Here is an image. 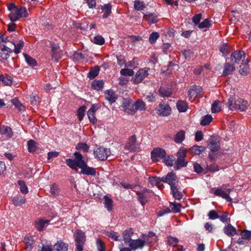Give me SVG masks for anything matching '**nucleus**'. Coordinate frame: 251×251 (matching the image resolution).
Segmentation results:
<instances>
[{
    "label": "nucleus",
    "instance_id": "20",
    "mask_svg": "<svg viewBox=\"0 0 251 251\" xmlns=\"http://www.w3.org/2000/svg\"><path fill=\"white\" fill-rule=\"evenodd\" d=\"M80 169H81L80 173L84 175L95 176L96 175V169L88 166L87 162L81 166Z\"/></svg>",
    "mask_w": 251,
    "mask_h": 251
},
{
    "label": "nucleus",
    "instance_id": "16",
    "mask_svg": "<svg viewBox=\"0 0 251 251\" xmlns=\"http://www.w3.org/2000/svg\"><path fill=\"white\" fill-rule=\"evenodd\" d=\"M145 245V241L140 239L131 240L128 243L129 247L131 250H135L138 249H142Z\"/></svg>",
    "mask_w": 251,
    "mask_h": 251
},
{
    "label": "nucleus",
    "instance_id": "7",
    "mask_svg": "<svg viewBox=\"0 0 251 251\" xmlns=\"http://www.w3.org/2000/svg\"><path fill=\"white\" fill-rule=\"evenodd\" d=\"M208 148L215 152L220 149V138L218 136H211L207 141Z\"/></svg>",
    "mask_w": 251,
    "mask_h": 251
},
{
    "label": "nucleus",
    "instance_id": "64",
    "mask_svg": "<svg viewBox=\"0 0 251 251\" xmlns=\"http://www.w3.org/2000/svg\"><path fill=\"white\" fill-rule=\"evenodd\" d=\"M51 194L53 196H57L59 194V188L56 184H53L50 186Z\"/></svg>",
    "mask_w": 251,
    "mask_h": 251
},
{
    "label": "nucleus",
    "instance_id": "28",
    "mask_svg": "<svg viewBox=\"0 0 251 251\" xmlns=\"http://www.w3.org/2000/svg\"><path fill=\"white\" fill-rule=\"evenodd\" d=\"M224 233L228 236H233L236 234L237 230L231 224H228L224 228Z\"/></svg>",
    "mask_w": 251,
    "mask_h": 251
},
{
    "label": "nucleus",
    "instance_id": "13",
    "mask_svg": "<svg viewBox=\"0 0 251 251\" xmlns=\"http://www.w3.org/2000/svg\"><path fill=\"white\" fill-rule=\"evenodd\" d=\"M231 190L230 189H225L223 190L221 188H217L214 192V194L216 196L221 197L225 199L228 202H231L232 199L229 196V194Z\"/></svg>",
    "mask_w": 251,
    "mask_h": 251
},
{
    "label": "nucleus",
    "instance_id": "41",
    "mask_svg": "<svg viewBox=\"0 0 251 251\" xmlns=\"http://www.w3.org/2000/svg\"><path fill=\"white\" fill-rule=\"evenodd\" d=\"M100 71V68L99 66H95L94 68L91 69L88 73V77L91 79H94L98 75Z\"/></svg>",
    "mask_w": 251,
    "mask_h": 251
},
{
    "label": "nucleus",
    "instance_id": "11",
    "mask_svg": "<svg viewBox=\"0 0 251 251\" xmlns=\"http://www.w3.org/2000/svg\"><path fill=\"white\" fill-rule=\"evenodd\" d=\"M246 57L245 53L242 50H235L233 52L231 55L229 59L231 60L232 63L239 64L240 61L243 58L244 59Z\"/></svg>",
    "mask_w": 251,
    "mask_h": 251
},
{
    "label": "nucleus",
    "instance_id": "33",
    "mask_svg": "<svg viewBox=\"0 0 251 251\" xmlns=\"http://www.w3.org/2000/svg\"><path fill=\"white\" fill-rule=\"evenodd\" d=\"M176 107L180 112H185L188 109V104L185 101L178 100L176 103Z\"/></svg>",
    "mask_w": 251,
    "mask_h": 251
},
{
    "label": "nucleus",
    "instance_id": "34",
    "mask_svg": "<svg viewBox=\"0 0 251 251\" xmlns=\"http://www.w3.org/2000/svg\"><path fill=\"white\" fill-rule=\"evenodd\" d=\"M104 86V82L102 80H94L92 81V88L97 91L101 90Z\"/></svg>",
    "mask_w": 251,
    "mask_h": 251
},
{
    "label": "nucleus",
    "instance_id": "61",
    "mask_svg": "<svg viewBox=\"0 0 251 251\" xmlns=\"http://www.w3.org/2000/svg\"><path fill=\"white\" fill-rule=\"evenodd\" d=\"M87 116L90 122L92 124H95L97 122V119L95 117V113L93 112L87 111Z\"/></svg>",
    "mask_w": 251,
    "mask_h": 251
},
{
    "label": "nucleus",
    "instance_id": "37",
    "mask_svg": "<svg viewBox=\"0 0 251 251\" xmlns=\"http://www.w3.org/2000/svg\"><path fill=\"white\" fill-rule=\"evenodd\" d=\"M231 49L230 46L227 43H223L220 46L219 50L223 55H227L229 53Z\"/></svg>",
    "mask_w": 251,
    "mask_h": 251
},
{
    "label": "nucleus",
    "instance_id": "57",
    "mask_svg": "<svg viewBox=\"0 0 251 251\" xmlns=\"http://www.w3.org/2000/svg\"><path fill=\"white\" fill-rule=\"evenodd\" d=\"M170 207L174 212L177 213L180 212L181 205L179 203L171 202L170 204Z\"/></svg>",
    "mask_w": 251,
    "mask_h": 251
},
{
    "label": "nucleus",
    "instance_id": "19",
    "mask_svg": "<svg viewBox=\"0 0 251 251\" xmlns=\"http://www.w3.org/2000/svg\"><path fill=\"white\" fill-rule=\"evenodd\" d=\"M179 184L171 188V193L174 198L177 200H181L183 196L182 192L181 191Z\"/></svg>",
    "mask_w": 251,
    "mask_h": 251
},
{
    "label": "nucleus",
    "instance_id": "14",
    "mask_svg": "<svg viewBox=\"0 0 251 251\" xmlns=\"http://www.w3.org/2000/svg\"><path fill=\"white\" fill-rule=\"evenodd\" d=\"M229 58L226 59V62L224 64V70L222 73V75L224 76H227L232 73L235 70V67L233 63H230L227 62V61Z\"/></svg>",
    "mask_w": 251,
    "mask_h": 251
},
{
    "label": "nucleus",
    "instance_id": "3",
    "mask_svg": "<svg viewBox=\"0 0 251 251\" xmlns=\"http://www.w3.org/2000/svg\"><path fill=\"white\" fill-rule=\"evenodd\" d=\"M232 103L233 99L231 98H230L227 102L228 106L229 109L232 110L233 108H234L235 109L239 110L240 111H245L247 108L248 104L246 100H245L242 99H238L236 100L234 102V106H232Z\"/></svg>",
    "mask_w": 251,
    "mask_h": 251
},
{
    "label": "nucleus",
    "instance_id": "15",
    "mask_svg": "<svg viewBox=\"0 0 251 251\" xmlns=\"http://www.w3.org/2000/svg\"><path fill=\"white\" fill-rule=\"evenodd\" d=\"M12 52L13 50L5 45L0 47V61H4L7 60L9 57L10 53Z\"/></svg>",
    "mask_w": 251,
    "mask_h": 251
},
{
    "label": "nucleus",
    "instance_id": "51",
    "mask_svg": "<svg viewBox=\"0 0 251 251\" xmlns=\"http://www.w3.org/2000/svg\"><path fill=\"white\" fill-rule=\"evenodd\" d=\"M240 235L244 240H251V231L248 230H243L241 231Z\"/></svg>",
    "mask_w": 251,
    "mask_h": 251
},
{
    "label": "nucleus",
    "instance_id": "43",
    "mask_svg": "<svg viewBox=\"0 0 251 251\" xmlns=\"http://www.w3.org/2000/svg\"><path fill=\"white\" fill-rule=\"evenodd\" d=\"M220 101L218 100H214L211 106V111L213 113H215L220 112L221 110V106H220Z\"/></svg>",
    "mask_w": 251,
    "mask_h": 251
},
{
    "label": "nucleus",
    "instance_id": "12",
    "mask_svg": "<svg viewBox=\"0 0 251 251\" xmlns=\"http://www.w3.org/2000/svg\"><path fill=\"white\" fill-rule=\"evenodd\" d=\"M156 110L159 115L164 116L169 115L171 112V108L169 105L168 104H164L163 102L158 105Z\"/></svg>",
    "mask_w": 251,
    "mask_h": 251
},
{
    "label": "nucleus",
    "instance_id": "38",
    "mask_svg": "<svg viewBox=\"0 0 251 251\" xmlns=\"http://www.w3.org/2000/svg\"><path fill=\"white\" fill-rule=\"evenodd\" d=\"M190 150L196 155H200L205 150V148L202 146L195 145L192 147Z\"/></svg>",
    "mask_w": 251,
    "mask_h": 251
},
{
    "label": "nucleus",
    "instance_id": "63",
    "mask_svg": "<svg viewBox=\"0 0 251 251\" xmlns=\"http://www.w3.org/2000/svg\"><path fill=\"white\" fill-rule=\"evenodd\" d=\"M94 43L96 44L102 45L104 43V39L101 36H96L94 38Z\"/></svg>",
    "mask_w": 251,
    "mask_h": 251
},
{
    "label": "nucleus",
    "instance_id": "60",
    "mask_svg": "<svg viewBox=\"0 0 251 251\" xmlns=\"http://www.w3.org/2000/svg\"><path fill=\"white\" fill-rule=\"evenodd\" d=\"M134 73L133 70L129 69H123L120 71L121 75L123 76H132Z\"/></svg>",
    "mask_w": 251,
    "mask_h": 251
},
{
    "label": "nucleus",
    "instance_id": "31",
    "mask_svg": "<svg viewBox=\"0 0 251 251\" xmlns=\"http://www.w3.org/2000/svg\"><path fill=\"white\" fill-rule=\"evenodd\" d=\"M12 202L16 206H21L25 202V198L22 196H17L12 199Z\"/></svg>",
    "mask_w": 251,
    "mask_h": 251
},
{
    "label": "nucleus",
    "instance_id": "22",
    "mask_svg": "<svg viewBox=\"0 0 251 251\" xmlns=\"http://www.w3.org/2000/svg\"><path fill=\"white\" fill-rule=\"evenodd\" d=\"M105 98L107 100L110 104H112L116 101L117 99V96L115 92L112 90H107L104 92Z\"/></svg>",
    "mask_w": 251,
    "mask_h": 251
},
{
    "label": "nucleus",
    "instance_id": "17",
    "mask_svg": "<svg viewBox=\"0 0 251 251\" xmlns=\"http://www.w3.org/2000/svg\"><path fill=\"white\" fill-rule=\"evenodd\" d=\"M51 49V58L52 59L55 61L57 62L58 59L61 58V54L60 53V49L58 45L52 43L50 44Z\"/></svg>",
    "mask_w": 251,
    "mask_h": 251
},
{
    "label": "nucleus",
    "instance_id": "50",
    "mask_svg": "<svg viewBox=\"0 0 251 251\" xmlns=\"http://www.w3.org/2000/svg\"><path fill=\"white\" fill-rule=\"evenodd\" d=\"M181 52L186 59L189 60L194 56V52L190 50H184L181 51Z\"/></svg>",
    "mask_w": 251,
    "mask_h": 251
},
{
    "label": "nucleus",
    "instance_id": "45",
    "mask_svg": "<svg viewBox=\"0 0 251 251\" xmlns=\"http://www.w3.org/2000/svg\"><path fill=\"white\" fill-rule=\"evenodd\" d=\"M134 109L143 110L146 109V104L143 100H139L134 104Z\"/></svg>",
    "mask_w": 251,
    "mask_h": 251
},
{
    "label": "nucleus",
    "instance_id": "26",
    "mask_svg": "<svg viewBox=\"0 0 251 251\" xmlns=\"http://www.w3.org/2000/svg\"><path fill=\"white\" fill-rule=\"evenodd\" d=\"M112 5L110 3L104 4L103 5H101V9L102 12L103 13L102 15V18L106 19L111 13Z\"/></svg>",
    "mask_w": 251,
    "mask_h": 251
},
{
    "label": "nucleus",
    "instance_id": "29",
    "mask_svg": "<svg viewBox=\"0 0 251 251\" xmlns=\"http://www.w3.org/2000/svg\"><path fill=\"white\" fill-rule=\"evenodd\" d=\"M50 221L47 220L40 219L35 222V226L39 231H42L46 225H48Z\"/></svg>",
    "mask_w": 251,
    "mask_h": 251
},
{
    "label": "nucleus",
    "instance_id": "23",
    "mask_svg": "<svg viewBox=\"0 0 251 251\" xmlns=\"http://www.w3.org/2000/svg\"><path fill=\"white\" fill-rule=\"evenodd\" d=\"M68 244L59 240L53 246V251H68Z\"/></svg>",
    "mask_w": 251,
    "mask_h": 251
},
{
    "label": "nucleus",
    "instance_id": "44",
    "mask_svg": "<svg viewBox=\"0 0 251 251\" xmlns=\"http://www.w3.org/2000/svg\"><path fill=\"white\" fill-rule=\"evenodd\" d=\"M24 56L25 58V60L26 62L30 66L34 67L37 66V61L36 60L32 58L30 56L27 54H24Z\"/></svg>",
    "mask_w": 251,
    "mask_h": 251
},
{
    "label": "nucleus",
    "instance_id": "56",
    "mask_svg": "<svg viewBox=\"0 0 251 251\" xmlns=\"http://www.w3.org/2000/svg\"><path fill=\"white\" fill-rule=\"evenodd\" d=\"M106 235L109 237H110L112 239L115 241H119L120 236L117 233L113 231H111L110 232H107L106 233Z\"/></svg>",
    "mask_w": 251,
    "mask_h": 251
},
{
    "label": "nucleus",
    "instance_id": "54",
    "mask_svg": "<svg viewBox=\"0 0 251 251\" xmlns=\"http://www.w3.org/2000/svg\"><path fill=\"white\" fill-rule=\"evenodd\" d=\"M18 184L20 186V191L23 194H27L28 192L27 187L23 180H18Z\"/></svg>",
    "mask_w": 251,
    "mask_h": 251
},
{
    "label": "nucleus",
    "instance_id": "39",
    "mask_svg": "<svg viewBox=\"0 0 251 251\" xmlns=\"http://www.w3.org/2000/svg\"><path fill=\"white\" fill-rule=\"evenodd\" d=\"M163 162L168 166H172L174 165L175 161V157L173 155H165V157H163Z\"/></svg>",
    "mask_w": 251,
    "mask_h": 251
},
{
    "label": "nucleus",
    "instance_id": "1",
    "mask_svg": "<svg viewBox=\"0 0 251 251\" xmlns=\"http://www.w3.org/2000/svg\"><path fill=\"white\" fill-rule=\"evenodd\" d=\"M187 151L184 148H180L176 153V160H175L174 168L175 170H179L186 167L188 161L185 159Z\"/></svg>",
    "mask_w": 251,
    "mask_h": 251
},
{
    "label": "nucleus",
    "instance_id": "4",
    "mask_svg": "<svg viewBox=\"0 0 251 251\" xmlns=\"http://www.w3.org/2000/svg\"><path fill=\"white\" fill-rule=\"evenodd\" d=\"M27 10L25 7H20L15 10L14 12L9 15V17L11 22H16L20 18H26L28 16Z\"/></svg>",
    "mask_w": 251,
    "mask_h": 251
},
{
    "label": "nucleus",
    "instance_id": "46",
    "mask_svg": "<svg viewBox=\"0 0 251 251\" xmlns=\"http://www.w3.org/2000/svg\"><path fill=\"white\" fill-rule=\"evenodd\" d=\"M75 149L77 150H82L84 152H87L89 151V146L86 143L80 142L76 145Z\"/></svg>",
    "mask_w": 251,
    "mask_h": 251
},
{
    "label": "nucleus",
    "instance_id": "27",
    "mask_svg": "<svg viewBox=\"0 0 251 251\" xmlns=\"http://www.w3.org/2000/svg\"><path fill=\"white\" fill-rule=\"evenodd\" d=\"M185 138V132L184 130H181L175 135L174 141L177 144H180L184 140Z\"/></svg>",
    "mask_w": 251,
    "mask_h": 251
},
{
    "label": "nucleus",
    "instance_id": "24",
    "mask_svg": "<svg viewBox=\"0 0 251 251\" xmlns=\"http://www.w3.org/2000/svg\"><path fill=\"white\" fill-rule=\"evenodd\" d=\"M75 156L74 160L75 164L79 168H80L86 162L84 160V157L79 152H75L74 153Z\"/></svg>",
    "mask_w": 251,
    "mask_h": 251
},
{
    "label": "nucleus",
    "instance_id": "9",
    "mask_svg": "<svg viewBox=\"0 0 251 251\" xmlns=\"http://www.w3.org/2000/svg\"><path fill=\"white\" fill-rule=\"evenodd\" d=\"M139 147L136 135H133L129 138L128 142L125 145V149L129 152L139 151Z\"/></svg>",
    "mask_w": 251,
    "mask_h": 251
},
{
    "label": "nucleus",
    "instance_id": "5",
    "mask_svg": "<svg viewBox=\"0 0 251 251\" xmlns=\"http://www.w3.org/2000/svg\"><path fill=\"white\" fill-rule=\"evenodd\" d=\"M110 153V149L103 147H99L94 151L95 157L101 161L106 160Z\"/></svg>",
    "mask_w": 251,
    "mask_h": 251
},
{
    "label": "nucleus",
    "instance_id": "2",
    "mask_svg": "<svg viewBox=\"0 0 251 251\" xmlns=\"http://www.w3.org/2000/svg\"><path fill=\"white\" fill-rule=\"evenodd\" d=\"M74 238L76 243V251H83L86 241L85 233L81 230H76L74 234Z\"/></svg>",
    "mask_w": 251,
    "mask_h": 251
},
{
    "label": "nucleus",
    "instance_id": "21",
    "mask_svg": "<svg viewBox=\"0 0 251 251\" xmlns=\"http://www.w3.org/2000/svg\"><path fill=\"white\" fill-rule=\"evenodd\" d=\"M250 60L249 59L242 60V63L240 65V69L239 72L240 75H246L249 73V63Z\"/></svg>",
    "mask_w": 251,
    "mask_h": 251
},
{
    "label": "nucleus",
    "instance_id": "47",
    "mask_svg": "<svg viewBox=\"0 0 251 251\" xmlns=\"http://www.w3.org/2000/svg\"><path fill=\"white\" fill-rule=\"evenodd\" d=\"M12 103L18 109L19 111H24L25 109V106L19 101L18 99L14 98L11 100Z\"/></svg>",
    "mask_w": 251,
    "mask_h": 251
},
{
    "label": "nucleus",
    "instance_id": "18",
    "mask_svg": "<svg viewBox=\"0 0 251 251\" xmlns=\"http://www.w3.org/2000/svg\"><path fill=\"white\" fill-rule=\"evenodd\" d=\"M149 74L147 71L141 69L139 70L134 77V82L136 84L139 83L148 75Z\"/></svg>",
    "mask_w": 251,
    "mask_h": 251
},
{
    "label": "nucleus",
    "instance_id": "8",
    "mask_svg": "<svg viewBox=\"0 0 251 251\" xmlns=\"http://www.w3.org/2000/svg\"><path fill=\"white\" fill-rule=\"evenodd\" d=\"M151 190L144 188L140 191L136 192V194L138 196V200L142 206L147 203L151 198Z\"/></svg>",
    "mask_w": 251,
    "mask_h": 251
},
{
    "label": "nucleus",
    "instance_id": "6",
    "mask_svg": "<svg viewBox=\"0 0 251 251\" xmlns=\"http://www.w3.org/2000/svg\"><path fill=\"white\" fill-rule=\"evenodd\" d=\"M161 181L168 183L170 188L179 184V179L174 172H169L166 176L162 177Z\"/></svg>",
    "mask_w": 251,
    "mask_h": 251
},
{
    "label": "nucleus",
    "instance_id": "10",
    "mask_svg": "<svg viewBox=\"0 0 251 251\" xmlns=\"http://www.w3.org/2000/svg\"><path fill=\"white\" fill-rule=\"evenodd\" d=\"M166 155L164 149L161 148H155L151 152V159L153 162H157L163 159Z\"/></svg>",
    "mask_w": 251,
    "mask_h": 251
},
{
    "label": "nucleus",
    "instance_id": "59",
    "mask_svg": "<svg viewBox=\"0 0 251 251\" xmlns=\"http://www.w3.org/2000/svg\"><path fill=\"white\" fill-rule=\"evenodd\" d=\"M159 34L157 32H153L151 33L149 37V41L151 44L155 43L157 39L159 38Z\"/></svg>",
    "mask_w": 251,
    "mask_h": 251
},
{
    "label": "nucleus",
    "instance_id": "58",
    "mask_svg": "<svg viewBox=\"0 0 251 251\" xmlns=\"http://www.w3.org/2000/svg\"><path fill=\"white\" fill-rule=\"evenodd\" d=\"M211 26L210 21L208 19H205L203 22L199 24V27L201 29L208 28Z\"/></svg>",
    "mask_w": 251,
    "mask_h": 251
},
{
    "label": "nucleus",
    "instance_id": "25",
    "mask_svg": "<svg viewBox=\"0 0 251 251\" xmlns=\"http://www.w3.org/2000/svg\"><path fill=\"white\" fill-rule=\"evenodd\" d=\"M133 234V230L132 228H129L124 230L122 235L123 240L126 243H129L132 240L131 237Z\"/></svg>",
    "mask_w": 251,
    "mask_h": 251
},
{
    "label": "nucleus",
    "instance_id": "36",
    "mask_svg": "<svg viewBox=\"0 0 251 251\" xmlns=\"http://www.w3.org/2000/svg\"><path fill=\"white\" fill-rule=\"evenodd\" d=\"M159 93L162 97H169L173 94L171 89L166 88L164 87H160L159 89Z\"/></svg>",
    "mask_w": 251,
    "mask_h": 251
},
{
    "label": "nucleus",
    "instance_id": "30",
    "mask_svg": "<svg viewBox=\"0 0 251 251\" xmlns=\"http://www.w3.org/2000/svg\"><path fill=\"white\" fill-rule=\"evenodd\" d=\"M0 133L5 135L8 138L11 137L13 135L11 128L3 125L0 126Z\"/></svg>",
    "mask_w": 251,
    "mask_h": 251
},
{
    "label": "nucleus",
    "instance_id": "35",
    "mask_svg": "<svg viewBox=\"0 0 251 251\" xmlns=\"http://www.w3.org/2000/svg\"><path fill=\"white\" fill-rule=\"evenodd\" d=\"M104 206L109 211L112 210L113 208V201L110 197L105 196L103 198Z\"/></svg>",
    "mask_w": 251,
    "mask_h": 251
},
{
    "label": "nucleus",
    "instance_id": "48",
    "mask_svg": "<svg viewBox=\"0 0 251 251\" xmlns=\"http://www.w3.org/2000/svg\"><path fill=\"white\" fill-rule=\"evenodd\" d=\"M212 117L210 115H206L203 117L201 121V125L203 126L208 125L212 121Z\"/></svg>",
    "mask_w": 251,
    "mask_h": 251
},
{
    "label": "nucleus",
    "instance_id": "53",
    "mask_svg": "<svg viewBox=\"0 0 251 251\" xmlns=\"http://www.w3.org/2000/svg\"><path fill=\"white\" fill-rule=\"evenodd\" d=\"M134 7L135 9L138 11L142 10L146 7L143 1L139 0L134 1Z\"/></svg>",
    "mask_w": 251,
    "mask_h": 251
},
{
    "label": "nucleus",
    "instance_id": "32",
    "mask_svg": "<svg viewBox=\"0 0 251 251\" xmlns=\"http://www.w3.org/2000/svg\"><path fill=\"white\" fill-rule=\"evenodd\" d=\"M24 242L25 243V249L30 251L32 248L34 243V240L32 237H25L24 238Z\"/></svg>",
    "mask_w": 251,
    "mask_h": 251
},
{
    "label": "nucleus",
    "instance_id": "49",
    "mask_svg": "<svg viewBox=\"0 0 251 251\" xmlns=\"http://www.w3.org/2000/svg\"><path fill=\"white\" fill-rule=\"evenodd\" d=\"M14 46V50H13L16 54H18L21 52V50L24 47V42L22 40H20L19 43L15 44L12 42Z\"/></svg>",
    "mask_w": 251,
    "mask_h": 251
},
{
    "label": "nucleus",
    "instance_id": "42",
    "mask_svg": "<svg viewBox=\"0 0 251 251\" xmlns=\"http://www.w3.org/2000/svg\"><path fill=\"white\" fill-rule=\"evenodd\" d=\"M123 107L124 108L125 111L128 113L134 111V104L128 101L124 102L123 103Z\"/></svg>",
    "mask_w": 251,
    "mask_h": 251
},
{
    "label": "nucleus",
    "instance_id": "62",
    "mask_svg": "<svg viewBox=\"0 0 251 251\" xmlns=\"http://www.w3.org/2000/svg\"><path fill=\"white\" fill-rule=\"evenodd\" d=\"M39 97L36 94H32L30 95V101L32 105H37L39 102Z\"/></svg>",
    "mask_w": 251,
    "mask_h": 251
},
{
    "label": "nucleus",
    "instance_id": "55",
    "mask_svg": "<svg viewBox=\"0 0 251 251\" xmlns=\"http://www.w3.org/2000/svg\"><path fill=\"white\" fill-rule=\"evenodd\" d=\"M28 150L29 152H35L36 150V142L30 140L27 142Z\"/></svg>",
    "mask_w": 251,
    "mask_h": 251
},
{
    "label": "nucleus",
    "instance_id": "40",
    "mask_svg": "<svg viewBox=\"0 0 251 251\" xmlns=\"http://www.w3.org/2000/svg\"><path fill=\"white\" fill-rule=\"evenodd\" d=\"M0 81H1L4 85L10 86L12 83V78L9 76H4L0 75Z\"/></svg>",
    "mask_w": 251,
    "mask_h": 251
},
{
    "label": "nucleus",
    "instance_id": "52",
    "mask_svg": "<svg viewBox=\"0 0 251 251\" xmlns=\"http://www.w3.org/2000/svg\"><path fill=\"white\" fill-rule=\"evenodd\" d=\"M86 109V107L85 106H82L77 109V113L78 120L79 121H81L82 120L83 117L85 115V111Z\"/></svg>",
    "mask_w": 251,
    "mask_h": 251
}]
</instances>
